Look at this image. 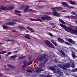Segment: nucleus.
<instances>
[{
  "label": "nucleus",
  "mask_w": 77,
  "mask_h": 77,
  "mask_svg": "<svg viewBox=\"0 0 77 77\" xmlns=\"http://www.w3.org/2000/svg\"><path fill=\"white\" fill-rule=\"evenodd\" d=\"M45 42L46 44V45H47L49 47L51 48H54V45H53L48 40H47Z\"/></svg>",
  "instance_id": "f257e3e1"
},
{
  "label": "nucleus",
  "mask_w": 77,
  "mask_h": 77,
  "mask_svg": "<svg viewBox=\"0 0 77 77\" xmlns=\"http://www.w3.org/2000/svg\"><path fill=\"white\" fill-rule=\"evenodd\" d=\"M41 19L43 20H51V18L48 16L47 15H44L43 17H41Z\"/></svg>",
  "instance_id": "f03ea898"
},
{
  "label": "nucleus",
  "mask_w": 77,
  "mask_h": 77,
  "mask_svg": "<svg viewBox=\"0 0 77 77\" xmlns=\"http://www.w3.org/2000/svg\"><path fill=\"white\" fill-rule=\"evenodd\" d=\"M30 20L31 21H40V22H42V20L41 19H39V17L37 18V19H32V18H30Z\"/></svg>",
  "instance_id": "7ed1b4c3"
},
{
  "label": "nucleus",
  "mask_w": 77,
  "mask_h": 77,
  "mask_svg": "<svg viewBox=\"0 0 77 77\" xmlns=\"http://www.w3.org/2000/svg\"><path fill=\"white\" fill-rule=\"evenodd\" d=\"M52 14L55 17H59L60 16V14L59 13L56 11H54L52 12Z\"/></svg>",
  "instance_id": "20e7f679"
},
{
  "label": "nucleus",
  "mask_w": 77,
  "mask_h": 77,
  "mask_svg": "<svg viewBox=\"0 0 77 77\" xmlns=\"http://www.w3.org/2000/svg\"><path fill=\"white\" fill-rule=\"evenodd\" d=\"M57 74H59V75H58V77H63V75H63V72H62L60 71V70H57Z\"/></svg>",
  "instance_id": "39448f33"
},
{
  "label": "nucleus",
  "mask_w": 77,
  "mask_h": 77,
  "mask_svg": "<svg viewBox=\"0 0 77 77\" xmlns=\"http://www.w3.org/2000/svg\"><path fill=\"white\" fill-rule=\"evenodd\" d=\"M0 9H2L3 10H7L8 11V10H9V8H8L6 7H0Z\"/></svg>",
  "instance_id": "423d86ee"
},
{
  "label": "nucleus",
  "mask_w": 77,
  "mask_h": 77,
  "mask_svg": "<svg viewBox=\"0 0 77 77\" xmlns=\"http://www.w3.org/2000/svg\"><path fill=\"white\" fill-rule=\"evenodd\" d=\"M7 66L8 68H12V69H14V68H15V66L11 65L10 64H8L7 65Z\"/></svg>",
  "instance_id": "0eeeda50"
},
{
  "label": "nucleus",
  "mask_w": 77,
  "mask_h": 77,
  "mask_svg": "<svg viewBox=\"0 0 77 77\" xmlns=\"http://www.w3.org/2000/svg\"><path fill=\"white\" fill-rule=\"evenodd\" d=\"M63 67L65 68H70L71 65L69 63H67L66 65L63 66Z\"/></svg>",
  "instance_id": "6e6552de"
},
{
  "label": "nucleus",
  "mask_w": 77,
  "mask_h": 77,
  "mask_svg": "<svg viewBox=\"0 0 77 77\" xmlns=\"http://www.w3.org/2000/svg\"><path fill=\"white\" fill-rule=\"evenodd\" d=\"M61 53L62 54H61V57H63L66 56V54H65V53L63 52V51L62 50L61 51Z\"/></svg>",
  "instance_id": "1a4fd4ad"
},
{
  "label": "nucleus",
  "mask_w": 77,
  "mask_h": 77,
  "mask_svg": "<svg viewBox=\"0 0 77 77\" xmlns=\"http://www.w3.org/2000/svg\"><path fill=\"white\" fill-rule=\"evenodd\" d=\"M57 39L58 41H59V42H64L65 41L64 40L60 38H57Z\"/></svg>",
  "instance_id": "9d476101"
},
{
  "label": "nucleus",
  "mask_w": 77,
  "mask_h": 77,
  "mask_svg": "<svg viewBox=\"0 0 77 77\" xmlns=\"http://www.w3.org/2000/svg\"><path fill=\"white\" fill-rule=\"evenodd\" d=\"M49 68L51 71H55L56 70L55 67L53 66H50Z\"/></svg>",
  "instance_id": "9b49d317"
},
{
  "label": "nucleus",
  "mask_w": 77,
  "mask_h": 77,
  "mask_svg": "<svg viewBox=\"0 0 77 77\" xmlns=\"http://www.w3.org/2000/svg\"><path fill=\"white\" fill-rule=\"evenodd\" d=\"M2 27H3V29H5V30H8L9 29L8 27L5 25H3Z\"/></svg>",
  "instance_id": "f8f14e48"
},
{
  "label": "nucleus",
  "mask_w": 77,
  "mask_h": 77,
  "mask_svg": "<svg viewBox=\"0 0 77 77\" xmlns=\"http://www.w3.org/2000/svg\"><path fill=\"white\" fill-rule=\"evenodd\" d=\"M51 42L54 45H55V46H57V43L54 40H52L51 41Z\"/></svg>",
  "instance_id": "ddd939ff"
},
{
  "label": "nucleus",
  "mask_w": 77,
  "mask_h": 77,
  "mask_svg": "<svg viewBox=\"0 0 77 77\" xmlns=\"http://www.w3.org/2000/svg\"><path fill=\"white\" fill-rule=\"evenodd\" d=\"M60 26L61 27H62V28H63V29H67V26H66L63 24H60Z\"/></svg>",
  "instance_id": "4468645a"
},
{
  "label": "nucleus",
  "mask_w": 77,
  "mask_h": 77,
  "mask_svg": "<svg viewBox=\"0 0 77 77\" xmlns=\"http://www.w3.org/2000/svg\"><path fill=\"white\" fill-rule=\"evenodd\" d=\"M26 57V56H23V57H19L18 58V60H23L24 59H25Z\"/></svg>",
  "instance_id": "2eb2a0df"
},
{
  "label": "nucleus",
  "mask_w": 77,
  "mask_h": 77,
  "mask_svg": "<svg viewBox=\"0 0 77 77\" xmlns=\"http://www.w3.org/2000/svg\"><path fill=\"white\" fill-rule=\"evenodd\" d=\"M56 8L57 11H60V10H62V9H63V8L62 7H56Z\"/></svg>",
  "instance_id": "dca6fc26"
},
{
  "label": "nucleus",
  "mask_w": 77,
  "mask_h": 77,
  "mask_svg": "<svg viewBox=\"0 0 77 77\" xmlns=\"http://www.w3.org/2000/svg\"><path fill=\"white\" fill-rule=\"evenodd\" d=\"M74 54H75V52H73L72 54V56L73 58H74L75 57V55Z\"/></svg>",
  "instance_id": "f3484780"
},
{
  "label": "nucleus",
  "mask_w": 77,
  "mask_h": 77,
  "mask_svg": "<svg viewBox=\"0 0 77 77\" xmlns=\"http://www.w3.org/2000/svg\"><path fill=\"white\" fill-rule=\"evenodd\" d=\"M61 4L62 5H64V6H65L66 7V6H68V5L65 2H61Z\"/></svg>",
  "instance_id": "a211bd4d"
},
{
  "label": "nucleus",
  "mask_w": 77,
  "mask_h": 77,
  "mask_svg": "<svg viewBox=\"0 0 77 77\" xmlns=\"http://www.w3.org/2000/svg\"><path fill=\"white\" fill-rule=\"evenodd\" d=\"M28 12H30V13H32V12H35V10H33L32 9H29L28 10Z\"/></svg>",
  "instance_id": "6ab92c4d"
},
{
  "label": "nucleus",
  "mask_w": 77,
  "mask_h": 77,
  "mask_svg": "<svg viewBox=\"0 0 77 77\" xmlns=\"http://www.w3.org/2000/svg\"><path fill=\"white\" fill-rule=\"evenodd\" d=\"M59 20L60 21V22H61V23H62V24H65V22L61 19H59Z\"/></svg>",
  "instance_id": "aec40b11"
},
{
  "label": "nucleus",
  "mask_w": 77,
  "mask_h": 77,
  "mask_svg": "<svg viewBox=\"0 0 77 77\" xmlns=\"http://www.w3.org/2000/svg\"><path fill=\"white\" fill-rule=\"evenodd\" d=\"M23 37L27 39H31V38H30L29 36L27 35H24L23 36Z\"/></svg>",
  "instance_id": "412c9836"
},
{
  "label": "nucleus",
  "mask_w": 77,
  "mask_h": 77,
  "mask_svg": "<svg viewBox=\"0 0 77 77\" xmlns=\"http://www.w3.org/2000/svg\"><path fill=\"white\" fill-rule=\"evenodd\" d=\"M7 53L6 51H4L0 52V54H5V53Z\"/></svg>",
  "instance_id": "4be33fe9"
},
{
  "label": "nucleus",
  "mask_w": 77,
  "mask_h": 77,
  "mask_svg": "<svg viewBox=\"0 0 77 77\" xmlns=\"http://www.w3.org/2000/svg\"><path fill=\"white\" fill-rule=\"evenodd\" d=\"M67 28H65V30L66 32H68V30H72V29L71 28H68V27H67Z\"/></svg>",
  "instance_id": "5701e85b"
},
{
  "label": "nucleus",
  "mask_w": 77,
  "mask_h": 77,
  "mask_svg": "<svg viewBox=\"0 0 77 77\" xmlns=\"http://www.w3.org/2000/svg\"><path fill=\"white\" fill-rule=\"evenodd\" d=\"M56 8V7H55L54 8H51V9L53 10V11L54 12V11H57V10Z\"/></svg>",
  "instance_id": "b1692460"
},
{
  "label": "nucleus",
  "mask_w": 77,
  "mask_h": 77,
  "mask_svg": "<svg viewBox=\"0 0 77 77\" xmlns=\"http://www.w3.org/2000/svg\"><path fill=\"white\" fill-rule=\"evenodd\" d=\"M73 40L71 38H69L68 40V41L70 43H71V44L72 43V41Z\"/></svg>",
  "instance_id": "393cba45"
},
{
  "label": "nucleus",
  "mask_w": 77,
  "mask_h": 77,
  "mask_svg": "<svg viewBox=\"0 0 77 77\" xmlns=\"http://www.w3.org/2000/svg\"><path fill=\"white\" fill-rule=\"evenodd\" d=\"M20 29H23V30H26V29L24 27L20 26L19 28Z\"/></svg>",
  "instance_id": "a878e982"
},
{
  "label": "nucleus",
  "mask_w": 77,
  "mask_h": 77,
  "mask_svg": "<svg viewBox=\"0 0 77 77\" xmlns=\"http://www.w3.org/2000/svg\"><path fill=\"white\" fill-rule=\"evenodd\" d=\"M64 43L66 44L67 45H72L71 44L69 43L68 42H64Z\"/></svg>",
  "instance_id": "bb28decb"
},
{
  "label": "nucleus",
  "mask_w": 77,
  "mask_h": 77,
  "mask_svg": "<svg viewBox=\"0 0 77 77\" xmlns=\"http://www.w3.org/2000/svg\"><path fill=\"white\" fill-rule=\"evenodd\" d=\"M15 14H20V11L17 10H15Z\"/></svg>",
  "instance_id": "cd10ccee"
},
{
  "label": "nucleus",
  "mask_w": 77,
  "mask_h": 77,
  "mask_svg": "<svg viewBox=\"0 0 77 77\" xmlns=\"http://www.w3.org/2000/svg\"><path fill=\"white\" fill-rule=\"evenodd\" d=\"M70 4H71V5H75V2H73L72 1H71L70 2Z\"/></svg>",
  "instance_id": "c85d7f7f"
},
{
  "label": "nucleus",
  "mask_w": 77,
  "mask_h": 77,
  "mask_svg": "<svg viewBox=\"0 0 77 77\" xmlns=\"http://www.w3.org/2000/svg\"><path fill=\"white\" fill-rule=\"evenodd\" d=\"M42 57H40L39 60V61H40V62H41V61H42Z\"/></svg>",
  "instance_id": "c756f323"
},
{
  "label": "nucleus",
  "mask_w": 77,
  "mask_h": 77,
  "mask_svg": "<svg viewBox=\"0 0 77 77\" xmlns=\"http://www.w3.org/2000/svg\"><path fill=\"white\" fill-rule=\"evenodd\" d=\"M71 14L72 15H76V13L75 11H72Z\"/></svg>",
  "instance_id": "7c9ffc66"
},
{
  "label": "nucleus",
  "mask_w": 77,
  "mask_h": 77,
  "mask_svg": "<svg viewBox=\"0 0 77 77\" xmlns=\"http://www.w3.org/2000/svg\"><path fill=\"white\" fill-rule=\"evenodd\" d=\"M17 56H16V55H14V56H11L10 57H11V58H12L13 59L14 58H15L16 57H17Z\"/></svg>",
  "instance_id": "2f4dec72"
},
{
  "label": "nucleus",
  "mask_w": 77,
  "mask_h": 77,
  "mask_svg": "<svg viewBox=\"0 0 77 77\" xmlns=\"http://www.w3.org/2000/svg\"><path fill=\"white\" fill-rule=\"evenodd\" d=\"M75 66V64H74V63H73L72 64V65L71 66V67L72 68H74Z\"/></svg>",
  "instance_id": "473e14b6"
},
{
  "label": "nucleus",
  "mask_w": 77,
  "mask_h": 77,
  "mask_svg": "<svg viewBox=\"0 0 77 77\" xmlns=\"http://www.w3.org/2000/svg\"><path fill=\"white\" fill-rule=\"evenodd\" d=\"M5 25L6 26H11L10 22H8L6 23Z\"/></svg>",
  "instance_id": "72a5a7b5"
},
{
  "label": "nucleus",
  "mask_w": 77,
  "mask_h": 77,
  "mask_svg": "<svg viewBox=\"0 0 77 77\" xmlns=\"http://www.w3.org/2000/svg\"><path fill=\"white\" fill-rule=\"evenodd\" d=\"M72 63H74V61L72 60H71L70 61V64H72Z\"/></svg>",
  "instance_id": "f704fd0d"
},
{
  "label": "nucleus",
  "mask_w": 77,
  "mask_h": 77,
  "mask_svg": "<svg viewBox=\"0 0 77 77\" xmlns=\"http://www.w3.org/2000/svg\"><path fill=\"white\" fill-rule=\"evenodd\" d=\"M46 55L44 54V55H43L42 57H43V58L45 59L46 58Z\"/></svg>",
  "instance_id": "c9c22d12"
},
{
  "label": "nucleus",
  "mask_w": 77,
  "mask_h": 77,
  "mask_svg": "<svg viewBox=\"0 0 77 77\" xmlns=\"http://www.w3.org/2000/svg\"><path fill=\"white\" fill-rule=\"evenodd\" d=\"M29 30L30 31V32H35L34 31V30H33V29H32L31 28H30Z\"/></svg>",
  "instance_id": "e433bc0d"
},
{
  "label": "nucleus",
  "mask_w": 77,
  "mask_h": 77,
  "mask_svg": "<svg viewBox=\"0 0 77 77\" xmlns=\"http://www.w3.org/2000/svg\"><path fill=\"white\" fill-rule=\"evenodd\" d=\"M28 11V10H27V9H26V8H25L24 10L23 11L24 12H26L27 11Z\"/></svg>",
  "instance_id": "4c0bfd02"
},
{
  "label": "nucleus",
  "mask_w": 77,
  "mask_h": 77,
  "mask_svg": "<svg viewBox=\"0 0 77 77\" xmlns=\"http://www.w3.org/2000/svg\"><path fill=\"white\" fill-rule=\"evenodd\" d=\"M14 22H10V26H14Z\"/></svg>",
  "instance_id": "58836bf2"
},
{
  "label": "nucleus",
  "mask_w": 77,
  "mask_h": 77,
  "mask_svg": "<svg viewBox=\"0 0 77 77\" xmlns=\"http://www.w3.org/2000/svg\"><path fill=\"white\" fill-rule=\"evenodd\" d=\"M26 64H23V65H22V68H26Z\"/></svg>",
  "instance_id": "ea45409f"
},
{
  "label": "nucleus",
  "mask_w": 77,
  "mask_h": 77,
  "mask_svg": "<svg viewBox=\"0 0 77 77\" xmlns=\"http://www.w3.org/2000/svg\"><path fill=\"white\" fill-rule=\"evenodd\" d=\"M14 9V7L13 6L10 7V9Z\"/></svg>",
  "instance_id": "a19ab883"
},
{
  "label": "nucleus",
  "mask_w": 77,
  "mask_h": 77,
  "mask_svg": "<svg viewBox=\"0 0 77 77\" xmlns=\"http://www.w3.org/2000/svg\"><path fill=\"white\" fill-rule=\"evenodd\" d=\"M7 55L6 56H8V55H10V54H11V52H8V53H7Z\"/></svg>",
  "instance_id": "79ce46f5"
},
{
  "label": "nucleus",
  "mask_w": 77,
  "mask_h": 77,
  "mask_svg": "<svg viewBox=\"0 0 77 77\" xmlns=\"http://www.w3.org/2000/svg\"><path fill=\"white\" fill-rule=\"evenodd\" d=\"M71 44H75V42L73 40Z\"/></svg>",
  "instance_id": "37998d69"
},
{
  "label": "nucleus",
  "mask_w": 77,
  "mask_h": 77,
  "mask_svg": "<svg viewBox=\"0 0 77 77\" xmlns=\"http://www.w3.org/2000/svg\"><path fill=\"white\" fill-rule=\"evenodd\" d=\"M40 71V69H38L36 70V72H39Z\"/></svg>",
  "instance_id": "c03bdc74"
},
{
  "label": "nucleus",
  "mask_w": 77,
  "mask_h": 77,
  "mask_svg": "<svg viewBox=\"0 0 77 77\" xmlns=\"http://www.w3.org/2000/svg\"><path fill=\"white\" fill-rule=\"evenodd\" d=\"M23 63L24 64H26V63H27V60H24L23 61Z\"/></svg>",
  "instance_id": "a18cd8bd"
},
{
  "label": "nucleus",
  "mask_w": 77,
  "mask_h": 77,
  "mask_svg": "<svg viewBox=\"0 0 77 77\" xmlns=\"http://www.w3.org/2000/svg\"><path fill=\"white\" fill-rule=\"evenodd\" d=\"M32 58V56H30L29 57H28V59L29 60H30Z\"/></svg>",
  "instance_id": "49530a36"
},
{
  "label": "nucleus",
  "mask_w": 77,
  "mask_h": 77,
  "mask_svg": "<svg viewBox=\"0 0 77 77\" xmlns=\"http://www.w3.org/2000/svg\"><path fill=\"white\" fill-rule=\"evenodd\" d=\"M27 72H32V71H31L30 70H27Z\"/></svg>",
  "instance_id": "de8ad7c7"
},
{
  "label": "nucleus",
  "mask_w": 77,
  "mask_h": 77,
  "mask_svg": "<svg viewBox=\"0 0 77 77\" xmlns=\"http://www.w3.org/2000/svg\"><path fill=\"white\" fill-rule=\"evenodd\" d=\"M73 71L74 72H75V71H77V68L73 69Z\"/></svg>",
  "instance_id": "09e8293b"
},
{
  "label": "nucleus",
  "mask_w": 77,
  "mask_h": 77,
  "mask_svg": "<svg viewBox=\"0 0 77 77\" xmlns=\"http://www.w3.org/2000/svg\"><path fill=\"white\" fill-rule=\"evenodd\" d=\"M25 8H26V9L28 10L29 9V6L28 5Z\"/></svg>",
  "instance_id": "8fccbe9b"
},
{
  "label": "nucleus",
  "mask_w": 77,
  "mask_h": 77,
  "mask_svg": "<svg viewBox=\"0 0 77 77\" xmlns=\"http://www.w3.org/2000/svg\"><path fill=\"white\" fill-rule=\"evenodd\" d=\"M65 17L66 18H71V16H65Z\"/></svg>",
  "instance_id": "3c124183"
},
{
  "label": "nucleus",
  "mask_w": 77,
  "mask_h": 77,
  "mask_svg": "<svg viewBox=\"0 0 77 77\" xmlns=\"http://www.w3.org/2000/svg\"><path fill=\"white\" fill-rule=\"evenodd\" d=\"M49 35H50V36H53V35L52 34V33H49Z\"/></svg>",
  "instance_id": "603ef678"
},
{
  "label": "nucleus",
  "mask_w": 77,
  "mask_h": 77,
  "mask_svg": "<svg viewBox=\"0 0 77 77\" xmlns=\"http://www.w3.org/2000/svg\"><path fill=\"white\" fill-rule=\"evenodd\" d=\"M43 65V64H42V63H40L39 64V66H42V65Z\"/></svg>",
  "instance_id": "864d4df0"
},
{
  "label": "nucleus",
  "mask_w": 77,
  "mask_h": 77,
  "mask_svg": "<svg viewBox=\"0 0 77 77\" xmlns=\"http://www.w3.org/2000/svg\"><path fill=\"white\" fill-rule=\"evenodd\" d=\"M58 66H59V67L60 68H61V67H62V65H61V64H59L58 65Z\"/></svg>",
  "instance_id": "5fc2aeb1"
},
{
  "label": "nucleus",
  "mask_w": 77,
  "mask_h": 77,
  "mask_svg": "<svg viewBox=\"0 0 77 77\" xmlns=\"http://www.w3.org/2000/svg\"><path fill=\"white\" fill-rule=\"evenodd\" d=\"M57 61H58L56 59H55L54 60V61L55 62H57Z\"/></svg>",
  "instance_id": "6e6d98bb"
},
{
  "label": "nucleus",
  "mask_w": 77,
  "mask_h": 77,
  "mask_svg": "<svg viewBox=\"0 0 77 77\" xmlns=\"http://www.w3.org/2000/svg\"><path fill=\"white\" fill-rule=\"evenodd\" d=\"M5 69L7 71H9L10 70V69L9 68H6Z\"/></svg>",
  "instance_id": "4d7b16f0"
},
{
  "label": "nucleus",
  "mask_w": 77,
  "mask_h": 77,
  "mask_svg": "<svg viewBox=\"0 0 77 77\" xmlns=\"http://www.w3.org/2000/svg\"><path fill=\"white\" fill-rule=\"evenodd\" d=\"M7 42H11V40H10V39H8L7 40Z\"/></svg>",
  "instance_id": "13d9d810"
},
{
  "label": "nucleus",
  "mask_w": 77,
  "mask_h": 77,
  "mask_svg": "<svg viewBox=\"0 0 77 77\" xmlns=\"http://www.w3.org/2000/svg\"><path fill=\"white\" fill-rule=\"evenodd\" d=\"M41 77H46V76H45V75H42L41 76Z\"/></svg>",
  "instance_id": "bf43d9fd"
},
{
  "label": "nucleus",
  "mask_w": 77,
  "mask_h": 77,
  "mask_svg": "<svg viewBox=\"0 0 77 77\" xmlns=\"http://www.w3.org/2000/svg\"><path fill=\"white\" fill-rule=\"evenodd\" d=\"M28 62L29 63H32V60H30Z\"/></svg>",
  "instance_id": "052dcab7"
},
{
  "label": "nucleus",
  "mask_w": 77,
  "mask_h": 77,
  "mask_svg": "<svg viewBox=\"0 0 77 77\" xmlns=\"http://www.w3.org/2000/svg\"><path fill=\"white\" fill-rule=\"evenodd\" d=\"M11 31L13 32H16V30H11Z\"/></svg>",
  "instance_id": "680f3d73"
},
{
  "label": "nucleus",
  "mask_w": 77,
  "mask_h": 77,
  "mask_svg": "<svg viewBox=\"0 0 77 77\" xmlns=\"http://www.w3.org/2000/svg\"><path fill=\"white\" fill-rule=\"evenodd\" d=\"M30 28H30V27H27V29H28L29 30L30 29Z\"/></svg>",
  "instance_id": "e2e57ef3"
},
{
  "label": "nucleus",
  "mask_w": 77,
  "mask_h": 77,
  "mask_svg": "<svg viewBox=\"0 0 77 77\" xmlns=\"http://www.w3.org/2000/svg\"><path fill=\"white\" fill-rule=\"evenodd\" d=\"M14 21H17L18 20L17 19H14L13 20Z\"/></svg>",
  "instance_id": "0e129e2a"
},
{
  "label": "nucleus",
  "mask_w": 77,
  "mask_h": 77,
  "mask_svg": "<svg viewBox=\"0 0 77 77\" xmlns=\"http://www.w3.org/2000/svg\"><path fill=\"white\" fill-rule=\"evenodd\" d=\"M25 32H26V33H29V30L25 31Z\"/></svg>",
  "instance_id": "69168bd1"
},
{
  "label": "nucleus",
  "mask_w": 77,
  "mask_h": 77,
  "mask_svg": "<svg viewBox=\"0 0 77 77\" xmlns=\"http://www.w3.org/2000/svg\"><path fill=\"white\" fill-rule=\"evenodd\" d=\"M12 41V42H14L15 41V40L14 39H12L11 40V42Z\"/></svg>",
  "instance_id": "338daca9"
},
{
  "label": "nucleus",
  "mask_w": 77,
  "mask_h": 77,
  "mask_svg": "<svg viewBox=\"0 0 77 77\" xmlns=\"http://www.w3.org/2000/svg\"><path fill=\"white\" fill-rule=\"evenodd\" d=\"M2 75V74L1 73H0V77H1Z\"/></svg>",
  "instance_id": "774afa93"
}]
</instances>
